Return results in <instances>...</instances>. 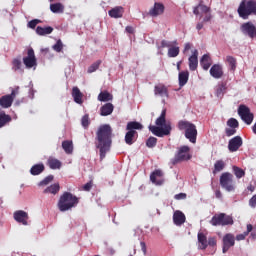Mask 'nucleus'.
<instances>
[{
    "label": "nucleus",
    "instance_id": "obj_1",
    "mask_svg": "<svg viewBox=\"0 0 256 256\" xmlns=\"http://www.w3.org/2000/svg\"><path fill=\"white\" fill-rule=\"evenodd\" d=\"M97 149L100 151V159L103 161L107 153L111 151V145L113 143V129L111 125L104 124L98 128L96 133Z\"/></svg>",
    "mask_w": 256,
    "mask_h": 256
},
{
    "label": "nucleus",
    "instance_id": "obj_2",
    "mask_svg": "<svg viewBox=\"0 0 256 256\" xmlns=\"http://www.w3.org/2000/svg\"><path fill=\"white\" fill-rule=\"evenodd\" d=\"M165 115H167V110H162L160 117L156 119V126H149V131L156 137H165L171 133V122H167Z\"/></svg>",
    "mask_w": 256,
    "mask_h": 256
},
{
    "label": "nucleus",
    "instance_id": "obj_3",
    "mask_svg": "<svg viewBox=\"0 0 256 256\" xmlns=\"http://www.w3.org/2000/svg\"><path fill=\"white\" fill-rule=\"evenodd\" d=\"M78 204L79 198L69 192H65L59 199L58 208L60 211L65 212L73 209V207H77Z\"/></svg>",
    "mask_w": 256,
    "mask_h": 256
},
{
    "label": "nucleus",
    "instance_id": "obj_4",
    "mask_svg": "<svg viewBox=\"0 0 256 256\" xmlns=\"http://www.w3.org/2000/svg\"><path fill=\"white\" fill-rule=\"evenodd\" d=\"M238 15L241 19H249L250 15H256V1L243 0L238 7Z\"/></svg>",
    "mask_w": 256,
    "mask_h": 256
},
{
    "label": "nucleus",
    "instance_id": "obj_5",
    "mask_svg": "<svg viewBox=\"0 0 256 256\" xmlns=\"http://www.w3.org/2000/svg\"><path fill=\"white\" fill-rule=\"evenodd\" d=\"M178 129L185 131V137L190 143H197V127L195 124L182 120L178 123Z\"/></svg>",
    "mask_w": 256,
    "mask_h": 256
},
{
    "label": "nucleus",
    "instance_id": "obj_6",
    "mask_svg": "<svg viewBox=\"0 0 256 256\" xmlns=\"http://www.w3.org/2000/svg\"><path fill=\"white\" fill-rule=\"evenodd\" d=\"M210 223L213 225V227H217L218 225L225 227L227 225H233L234 222L232 216H229L225 213H220L215 214L210 220Z\"/></svg>",
    "mask_w": 256,
    "mask_h": 256
},
{
    "label": "nucleus",
    "instance_id": "obj_7",
    "mask_svg": "<svg viewBox=\"0 0 256 256\" xmlns=\"http://www.w3.org/2000/svg\"><path fill=\"white\" fill-rule=\"evenodd\" d=\"M220 185L228 193L235 191V182L233 181V174L226 172L220 176Z\"/></svg>",
    "mask_w": 256,
    "mask_h": 256
},
{
    "label": "nucleus",
    "instance_id": "obj_8",
    "mask_svg": "<svg viewBox=\"0 0 256 256\" xmlns=\"http://www.w3.org/2000/svg\"><path fill=\"white\" fill-rule=\"evenodd\" d=\"M238 115L246 125H251V123H253V113H251V110L246 105L239 106Z\"/></svg>",
    "mask_w": 256,
    "mask_h": 256
},
{
    "label": "nucleus",
    "instance_id": "obj_9",
    "mask_svg": "<svg viewBox=\"0 0 256 256\" xmlns=\"http://www.w3.org/2000/svg\"><path fill=\"white\" fill-rule=\"evenodd\" d=\"M23 64L26 69H37V58L35 57V51L33 48L28 49L27 56L23 58Z\"/></svg>",
    "mask_w": 256,
    "mask_h": 256
},
{
    "label": "nucleus",
    "instance_id": "obj_10",
    "mask_svg": "<svg viewBox=\"0 0 256 256\" xmlns=\"http://www.w3.org/2000/svg\"><path fill=\"white\" fill-rule=\"evenodd\" d=\"M189 146H182L179 148L178 153L175 155L173 164L179 163L180 161H189L191 159V154L189 153Z\"/></svg>",
    "mask_w": 256,
    "mask_h": 256
},
{
    "label": "nucleus",
    "instance_id": "obj_11",
    "mask_svg": "<svg viewBox=\"0 0 256 256\" xmlns=\"http://www.w3.org/2000/svg\"><path fill=\"white\" fill-rule=\"evenodd\" d=\"M17 93H19V87H17L15 90H12L11 94L2 96L0 98L1 107H3V109H9V107L13 105V100L15 97H17Z\"/></svg>",
    "mask_w": 256,
    "mask_h": 256
},
{
    "label": "nucleus",
    "instance_id": "obj_12",
    "mask_svg": "<svg viewBox=\"0 0 256 256\" xmlns=\"http://www.w3.org/2000/svg\"><path fill=\"white\" fill-rule=\"evenodd\" d=\"M243 146V138L241 136H235L231 138L228 142V151L230 153H235L239 151V148Z\"/></svg>",
    "mask_w": 256,
    "mask_h": 256
},
{
    "label": "nucleus",
    "instance_id": "obj_13",
    "mask_svg": "<svg viewBox=\"0 0 256 256\" xmlns=\"http://www.w3.org/2000/svg\"><path fill=\"white\" fill-rule=\"evenodd\" d=\"M223 248H222V253H226L231 249V247L235 246V235L228 233L224 235L223 239Z\"/></svg>",
    "mask_w": 256,
    "mask_h": 256
},
{
    "label": "nucleus",
    "instance_id": "obj_14",
    "mask_svg": "<svg viewBox=\"0 0 256 256\" xmlns=\"http://www.w3.org/2000/svg\"><path fill=\"white\" fill-rule=\"evenodd\" d=\"M240 30L243 35H248V37H250L251 39L256 37V27L251 22H246L242 24Z\"/></svg>",
    "mask_w": 256,
    "mask_h": 256
},
{
    "label": "nucleus",
    "instance_id": "obj_15",
    "mask_svg": "<svg viewBox=\"0 0 256 256\" xmlns=\"http://www.w3.org/2000/svg\"><path fill=\"white\" fill-rule=\"evenodd\" d=\"M197 57H199V51L194 50L192 52V55L188 59L190 71H196L197 70V67L199 65V60H198Z\"/></svg>",
    "mask_w": 256,
    "mask_h": 256
},
{
    "label": "nucleus",
    "instance_id": "obj_16",
    "mask_svg": "<svg viewBox=\"0 0 256 256\" xmlns=\"http://www.w3.org/2000/svg\"><path fill=\"white\" fill-rule=\"evenodd\" d=\"M150 181L154 185H162L164 183L163 180V171L161 170H155L154 172L151 173L150 175Z\"/></svg>",
    "mask_w": 256,
    "mask_h": 256
},
{
    "label": "nucleus",
    "instance_id": "obj_17",
    "mask_svg": "<svg viewBox=\"0 0 256 256\" xmlns=\"http://www.w3.org/2000/svg\"><path fill=\"white\" fill-rule=\"evenodd\" d=\"M165 11V6L162 3L156 2L154 3L153 8L149 10V15L151 17H158V15H163Z\"/></svg>",
    "mask_w": 256,
    "mask_h": 256
},
{
    "label": "nucleus",
    "instance_id": "obj_18",
    "mask_svg": "<svg viewBox=\"0 0 256 256\" xmlns=\"http://www.w3.org/2000/svg\"><path fill=\"white\" fill-rule=\"evenodd\" d=\"M124 13L125 9L123 8V6H116L108 11V15L109 17H112V19H121Z\"/></svg>",
    "mask_w": 256,
    "mask_h": 256
},
{
    "label": "nucleus",
    "instance_id": "obj_19",
    "mask_svg": "<svg viewBox=\"0 0 256 256\" xmlns=\"http://www.w3.org/2000/svg\"><path fill=\"white\" fill-rule=\"evenodd\" d=\"M14 219L17 223H22V225H27V219H29V215L27 212L23 210H18L14 212Z\"/></svg>",
    "mask_w": 256,
    "mask_h": 256
},
{
    "label": "nucleus",
    "instance_id": "obj_20",
    "mask_svg": "<svg viewBox=\"0 0 256 256\" xmlns=\"http://www.w3.org/2000/svg\"><path fill=\"white\" fill-rule=\"evenodd\" d=\"M210 75L214 79H221V77H223V67L219 64H214L210 68Z\"/></svg>",
    "mask_w": 256,
    "mask_h": 256
},
{
    "label": "nucleus",
    "instance_id": "obj_21",
    "mask_svg": "<svg viewBox=\"0 0 256 256\" xmlns=\"http://www.w3.org/2000/svg\"><path fill=\"white\" fill-rule=\"evenodd\" d=\"M211 10V8L203 5V4H199L198 6L194 7L193 13L194 15H196L197 17H204V15L206 13H209V11Z\"/></svg>",
    "mask_w": 256,
    "mask_h": 256
},
{
    "label": "nucleus",
    "instance_id": "obj_22",
    "mask_svg": "<svg viewBox=\"0 0 256 256\" xmlns=\"http://www.w3.org/2000/svg\"><path fill=\"white\" fill-rule=\"evenodd\" d=\"M72 97L78 105L83 104V93L79 90V87L75 86L72 88Z\"/></svg>",
    "mask_w": 256,
    "mask_h": 256
},
{
    "label": "nucleus",
    "instance_id": "obj_23",
    "mask_svg": "<svg viewBox=\"0 0 256 256\" xmlns=\"http://www.w3.org/2000/svg\"><path fill=\"white\" fill-rule=\"evenodd\" d=\"M154 95H159L160 97H169V92H167V87L163 84H158L154 87Z\"/></svg>",
    "mask_w": 256,
    "mask_h": 256
},
{
    "label": "nucleus",
    "instance_id": "obj_24",
    "mask_svg": "<svg viewBox=\"0 0 256 256\" xmlns=\"http://www.w3.org/2000/svg\"><path fill=\"white\" fill-rule=\"evenodd\" d=\"M185 214H183V212L177 210L174 212V215H173V222H174V225H183V223H185Z\"/></svg>",
    "mask_w": 256,
    "mask_h": 256
},
{
    "label": "nucleus",
    "instance_id": "obj_25",
    "mask_svg": "<svg viewBox=\"0 0 256 256\" xmlns=\"http://www.w3.org/2000/svg\"><path fill=\"white\" fill-rule=\"evenodd\" d=\"M113 109H115V107L111 103H106L101 107L100 115L102 117H107L113 113Z\"/></svg>",
    "mask_w": 256,
    "mask_h": 256
},
{
    "label": "nucleus",
    "instance_id": "obj_26",
    "mask_svg": "<svg viewBox=\"0 0 256 256\" xmlns=\"http://www.w3.org/2000/svg\"><path fill=\"white\" fill-rule=\"evenodd\" d=\"M178 81L180 87H185L189 81V71H181L178 74Z\"/></svg>",
    "mask_w": 256,
    "mask_h": 256
},
{
    "label": "nucleus",
    "instance_id": "obj_27",
    "mask_svg": "<svg viewBox=\"0 0 256 256\" xmlns=\"http://www.w3.org/2000/svg\"><path fill=\"white\" fill-rule=\"evenodd\" d=\"M200 65L204 69V71H208L209 67H211V57L209 54H204L200 60Z\"/></svg>",
    "mask_w": 256,
    "mask_h": 256
},
{
    "label": "nucleus",
    "instance_id": "obj_28",
    "mask_svg": "<svg viewBox=\"0 0 256 256\" xmlns=\"http://www.w3.org/2000/svg\"><path fill=\"white\" fill-rule=\"evenodd\" d=\"M198 249L205 250L206 247H208V241L207 236L203 234V232L198 233Z\"/></svg>",
    "mask_w": 256,
    "mask_h": 256
},
{
    "label": "nucleus",
    "instance_id": "obj_29",
    "mask_svg": "<svg viewBox=\"0 0 256 256\" xmlns=\"http://www.w3.org/2000/svg\"><path fill=\"white\" fill-rule=\"evenodd\" d=\"M12 70L18 71V73H23V63L20 58H14L12 61Z\"/></svg>",
    "mask_w": 256,
    "mask_h": 256
},
{
    "label": "nucleus",
    "instance_id": "obj_30",
    "mask_svg": "<svg viewBox=\"0 0 256 256\" xmlns=\"http://www.w3.org/2000/svg\"><path fill=\"white\" fill-rule=\"evenodd\" d=\"M37 35H51L53 33V27L47 26V27H41L38 26L36 28Z\"/></svg>",
    "mask_w": 256,
    "mask_h": 256
},
{
    "label": "nucleus",
    "instance_id": "obj_31",
    "mask_svg": "<svg viewBox=\"0 0 256 256\" xmlns=\"http://www.w3.org/2000/svg\"><path fill=\"white\" fill-rule=\"evenodd\" d=\"M45 171V166L43 164H35L30 169L31 175H41Z\"/></svg>",
    "mask_w": 256,
    "mask_h": 256
},
{
    "label": "nucleus",
    "instance_id": "obj_32",
    "mask_svg": "<svg viewBox=\"0 0 256 256\" xmlns=\"http://www.w3.org/2000/svg\"><path fill=\"white\" fill-rule=\"evenodd\" d=\"M62 148L67 153V155H71L73 153V142L66 140L62 142Z\"/></svg>",
    "mask_w": 256,
    "mask_h": 256
},
{
    "label": "nucleus",
    "instance_id": "obj_33",
    "mask_svg": "<svg viewBox=\"0 0 256 256\" xmlns=\"http://www.w3.org/2000/svg\"><path fill=\"white\" fill-rule=\"evenodd\" d=\"M59 184L56 183V184H52L50 185L49 187H47L45 190H44V193L45 194H49L51 193L52 195H57V193H59Z\"/></svg>",
    "mask_w": 256,
    "mask_h": 256
},
{
    "label": "nucleus",
    "instance_id": "obj_34",
    "mask_svg": "<svg viewBox=\"0 0 256 256\" xmlns=\"http://www.w3.org/2000/svg\"><path fill=\"white\" fill-rule=\"evenodd\" d=\"M50 10L52 13H63L65 11V6H63L61 3L51 4Z\"/></svg>",
    "mask_w": 256,
    "mask_h": 256
},
{
    "label": "nucleus",
    "instance_id": "obj_35",
    "mask_svg": "<svg viewBox=\"0 0 256 256\" xmlns=\"http://www.w3.org/2000/svg\"><path fill=\"white\" fill-rule=\"evenodd\" d=\"M225 169V161L223 160H217L214 163V170L213 173H221V171H223Z\"/></svg>",
    "mask_w": 256,
    "mask_h": 256
},
{
    "label": "nucleus",
    "instance_id": "obj_36",
    "mask_svg": "<svg viewBox=\"0 0 256 256\" xmlns=\"http://www.w3.org/2000/svg\"><path fill=\"white\" fill-rule=\"evenodd\" d=\"M137 131L135 130H128V132L125 135V143L127 145H133V138L135 137V134Z\"/></svg>",
    "mask_w": 256,
    "mask_h": 256
},
{
    "label": "nucleus",
    "instance_id": "obj_37",
    "mask_svg": "<svg viewBox=\"0 0 256 256\" xmlns=\"http://www.w3.org/2000/svg\"><path fill=\"white\" fill-rule=\"evenodd\" d=\"M127 131H135L143 129V125L139 122H129L126 126Z\"/></svg>",
    "mask_w": 256,
    "mask_h": 256
},
{
    "label": "nucleus",
    "instance_id": "obj_38",
    "mask_svg": "<svg viewBox=\"0 0 256 256\" xmlns=\"http://www.w3.org/2000/svg\"><path fill=\"white\" fill-rule=\"evenodd\" d=\"M98 101H103V102H106V101H113V95H111L109 92L107 91H104V92H101L99 95H98Z\"/></svg>",
    "mask_w": 256,
    "mask_h": 256
},
{
    "label": "nucleus",
    "instance_id": "obj_39",
    "mask_svg": "<svg viewBox=\"0 0 256 256\" xmlns=\"http://www.w3.org/2000/svg\"><path fill=\"white\" fill-rule=\"evenodd\" d=\"M48 165L50 169H61V161L55 159V158H50L48 160Z\"/></svg>",
    "mask_w": 256,
    "mask_h": 256
},
{
    "label": "nucleus",
    "instance_id": "obj_40",
    "mask_svg": "<svg viewBox=\"0 0 256 256\" xmlns=\"http://www.w3.org/2000/svg\"><path fill=\"white\" fill-rule=\"evenodd\" d=\"M226 61L231 69V71H235L237 69V59L233 56H227Z\"/></svg>",
    "mask_w": 256,
    "mask_h": 256
},
{
    "label": "nucleus",
    "instance_id": "obj_41",
    "mask_svg": "<svg viewBox=\"0 0 256 256\" xmlns=\"http://www.w3.org/2000/svg\"><path fill=\"white\" fill-rule=\"evenodd\" d=\"M180 49L179 46H172L168 49V57L175 58L179 55Z\"/></svg>",
    "mask_w": 256,
    "mask_h": 256
},
{
    "label": "nucleus",
    "instance_id": "obj_42",
    "mask_svg": "<svg viewBox=\"0 0 256 256\" xmlns=\"http://www.w3.org/2000/svg\"><path fill=\"white\" fill-rule=\"evenodd\" d=\"M11 121V116L6 115L4 112H0V128L5 127V124Z\"/></svg>",
    "mask_w": 256,
    "mask_h": 256
},
{
    "label": "nucleus",
    "instance_id": "obj_43",
    "mask_svg": "<svg viewBox=\"0 0 256 256\" xmlns=\"http://www.w3.org/2000/svg\"><path fill=\"white\" fill-rule=\"evenodd\" d=\"M225 85L224 84H219L216 86L215 91H216V97H223L225 95Z\"/></svg>",
    "mask_w": 256,
    "mask_h": 256
},
{
    "label": "nucleus",
    "instance_id": "obj_44",
    "mask_svg": "<svg viewBox=\"0 0 256 256\" xmlns=\"http://www.w3.org/2000/svg\"><path fill=\"white\" fill-rule=\"evenodd\" d=\"M233 172L237 179L245 177V171L237 166H233Z\"/></svg>",
    "mask_w": 256,
    "mask_h": 256
},
{
    "label": "nucleus",
    "instance_id": "obj_45",
    "mask_svg": "<svg viewBox=\"0 0 256 256\" xmlns=\"http://www.w3.org/2000/svg\"><path fill=\"white\" fill-rule=\"evenodd\" d=\"M54 177L53 175H49L46 178H44L42 181L39 182V187H45L46 185H49L51 181H53Z\"/></svg>",
    "mask_w": 256,
    "mask_h": 256
},
{
    "label": "nucleus",
    "instance_id": "obj_46",
    "mask_svg": "<svg viewBox=\"0 0 256 256\" xmlns=\"http://www.w3.org/2000/svg\"><path fill=\"white\" fill-rule=\"evenodd\" d=\"M227 125H228V127H231L233 129H237V127H239V121H237V119H235V118H230L227 121Z\"/></svg>",
    "mask_w": 256,
    "mask_h": 256
},
{
    "label": "nucleus",
    "instance_id": "obj_47",
    "mask_svg": "<svg viewBox=\"0 0 256 256\" xmlns=\"http://www.w3.org/2000/svg\"><path fill=\"white\" fill-rule=\"evenodd\" d=\"M52 49H54L56 53H61V51H63V42L61 40H58L56 44L52 46Z\"/></svg>",
    "mask_w": 256,
    "mask_h": 256
},
{
    "label": "nucleus",
    "instance_id": "obj_48",
    "mask_svg": "<svg viewBox=\"0 0 256 256\" xmlns=\"http://www.w3.org/2000/svg\"><path fill=\"white\" fill-rule=\"evenodd\" d=\"M99 65H101V60L96 61L88 68V73H95L96 70L99 69Z\"/></svg>",
    "mask_w": 256,
    "mask_h": 256
},
{
    "label": "nucleus",
    "instance_id": "obj_49",
    "mask_svg": "<svg viewBox=\"0 0 256 256\" xmlns=\"http://www.w3.org/2000/svg\"><path fill=\"white\" fill-rule=\"evenodd\" d=\"M155 145H157V138L155 137L148 138V140L146 141V147H149L151 149L155 147Z\"/></svg>",
    "mask_w": 256,
    "mask_h": 256
},
{
    "label": "nucleus",
    "instance_id": "obj_50",
    "mask_svg": "<svg viewBox=\"0 0 256 256\" xmlns=\"http://www.w3.org/2000/svg\"><path fill=\"white\" fill-rule=\"evenodd\" d=\"M173 45H177V41H167V40H162L161 41V47H167L168 49H171Z\"/></svg>",
    "mask_w": 256,
    "mask_h": 256
},
{
    "label": "nucleus",
    "instance_id": "obj_51",
    "mask_svg": "<svg viewBox=\"0 0 256 256\" xmlns=\"http://www.w3.org/2000/svg\"><path fill=\"white\" fill-rule=\"evenodd\" d=\"M39 23H41V20H39V19L31 20L30 22H28V27L30 29H35V27H37V25H39Z\"/></svg>",
    "mask_w": 256,
    "mask_h": 256
},
{
    "label": "nucleus",
    "instance_id": "obj_52",
    "mask_svg": "<svg viewBox=\"0 0 256 256\" xmlns=\"http://www.w3.org/2000/svg\"><path fill=\"white\" fill-rule=\"evenodd\" d=\"M225 133L227 137H233L237 133V130L235 128H226Z\"/></svg>",
    "mask_w": 256,
    "mask_h": 256
},
{
    "label": "nucleus",
    "instance_id": "obj_53",
    "mask_svg": "<svg viewBox=\"0 0 256 256\" xmlns=\"http://www.w3.org/2000/svg\"><path fill=\"white\" fill-rule=\"evenodd\" d=\"M82 126L89 127V115H84L81 120Z\"/></svg>",
    "mask_w": 256,
    "mask_h": 256
},
{
    "label": "nucleus",
    "instance_id": "obj_54",
    "mask_svg": "<svg viewBox=\"0 0 256 256\" xmlns=\"http://www.w3.org/2000/svg\"><path fill=\"white\" fill-rule=\"evenodd\" d=\"M249 206L252 209H255V207H256V194L254 196H252L251 199L249 200Z\"/></svg>",
    "mask_w": 256,
    "mask_h": 256
},
{
    "label": "nucleus",
    "instance_id": "obj_55",
    "mask_svg": "<svg viewBox=\"0 0 256 256\" xmlns=\"http://www.w3.org/2000/svg\"><path fill=\"white\" fill-rule=\"evenodd\" d=\"M212 15H211V10H209L205 15H204V18H203V22L204 23H208V21H210L212 19Z\"/></svg>",
    "mask_w": 256,
    "mask_h": 256
},
{
    "label": "nucleus",
    "instance_id": "obj_56",
    "mask_svg": "<svg viewBox=\"0 0 256 256\" xmlns=\"http://www.w3.org/2000/svg\"><path fill=\"white\" fill-rule=\"evenodd\" d=\"M174 199H176L177 201L181 200V199H187V194L185 193H179V194H176L174 196Z\"/></svg>",
    "mask_w": 256,
    "mask_h": 256
},
{
    "label": "nucleus",
    "instance_id": "obj_57",
    "mask_svg": "<svg viewBox=\"0 0 256 256\" xmlns=\"http://www.w3.org/2000/svg\"><path fill=\"white\" fill-rule=\"evenodd\" d=\"M247 235H248V232H244L243 234H238L236 236V240L237 241H243V240H245V237H247Z\"/></svg>",
    "mask_w": 256,
    "mask_h": 256
},
{
    "label": "nucleus",
    "instance_id": "obj_58",
    "mask_svg": "<svg viewBox=\"0 0 256 256\" xmlns=\"http://www.w3.org/2000/svg\"><path fill=\"white\" fill-rule=\"evenodd\" d=\"M208 245H210V247H215L217 245V241L215 240V238L213 237L209 238Z\"/></svg>",
    "mask_w": 256,
    "mask_h": 256
},
{
    "label": "nucleus",
    "instance_id": "obj_59",
    "mask_svg": "<svg viewBox=\"0 0 256 256\" xmlns=\"http://www.w3.org/2000/svg\"><path fill=\"white\" fill-rule=\"evenodd\" d=\"M140 247L145 255L147 253V246L145 245V242H140Z\"/></svg>",
    "mask_w": 256,
    "mask_h": 256
},
{
    "label": "nucleus",
    "instance_id": "obj_60",
    "mask_svg": "<svg viewBox=\"0 0 256 256\" xmlns=\"http://www.w3.org/2000/svg\"><path fill=\"white\" fill-rule=\"evenodd\" d=\"M189 49H191V43H186L184 46L183 53H187V51H189Z\"/></svg>",
    "mask_w": 256,
    "mask_h": 256
},
{
    "label": "nucleus",
    "instance_id": "obj_61",
    "mask_svg": "<svg viewBox=\"0 0 256 256\" xmlns=\"http://www.w3.org/2000/svg\"><path fill=\"white\" fill-rule=\"evenodd\" d=\"M91 190V183H87L84 185V191H90Z\"/></svg>",
    "mask_w": 256,
    "mask_h": 256
},
{
    "label": "nucleus",
    "instance_id": "obj_62",
    "mask_svg": "<svg viewBox=\"0 0 256 256\" xmlns=\"http://www.w3.org/2000/svg\"><path fill=\"white\" fill-rule=\"evenodd\" d=\"M215 196L217 199H221V197H222L221 190H216Z\"/></svg>",
    "mask_w": 256,
    "mask_h": 256
},
{
    "label": "nucleus",
    "instance_id": "obj_63",
    "mask_svg": "<svg viewBox=\"0 0 256 256\" xmlns=\"http://www.w3.org/2000/svg\"><path fill=\"white\" fill-rule=\"evenodd\" d=\"M196 29H197V31H201V29H203V23H198L197 25H196Z\"/></svg>",
    "mask_w": 256,
    "mask_h": 256
},
{
    "label": "nucleus",
    "instance_id": "obj_64",
    "mask_svg": "<svg viewBox=\"0 0 256 256\" xmlns=\"http://www.w3.org/2000/svg\"><path fill=\"white\" fill-rule=\"evenodd\" d=\"M126 32H127V33H133V27L127 26V27H126Z\"/></svg>",
    "mask_w": 256,
    "mask_h": 256
}]
</instances>
